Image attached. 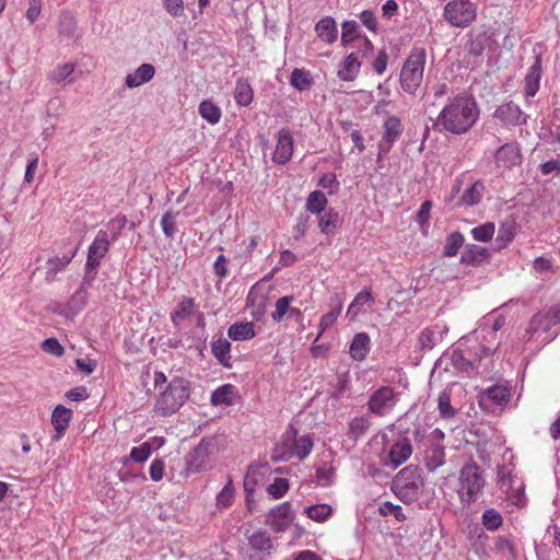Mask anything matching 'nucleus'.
Masks as SVG:
<instances>
[{
  "label": "nucleus",
  "instance_id": "nucleus-13",
  "mask_svg": "<svg viewBox=\"0 0 560 560\" xmlns=\"http://www.w3.org/2000/svg\"><path fill=\"white\" fill-rule=\"evenodd\" d=\"M493 118L504 127H513L526 125L529 117L517 104L506 102L495 108Z\"/></svg>",
  "mask_w": 560,
  "mask_h": 560
},
{
  "label": "nucleus",
  "instance_id": "nucleus-23",
  "mask_svg": "<svg viewBox=\"0 0 560 560\" xmlns=\"http://www.w3.org/2000/svg\"><path fill=\"white\" fill-rule=\"evenodd\" d=\"M542 75L541 56L537 55L535 62L529 67L524 81L525 96L534 97L540 88V80Z\"/></svg>",
  "mask_w": 560,
  "mask_h": 560
},
{
  "label": "nucleus",
  "instance_id": "nucleus-26",
  "mask_svg": "<svg viewBox=\"0 0 560 560\" xmlns=\"http://www.w3.org/2000/svg\"><path fill=\"white\" fill-rule=\"evenodd\" d=\"M511 396V389L506 385L495 384L488 387L481 395L482 404L490 402L493 406H502L506 404Z\"/></svg>",
  "mask_w": 560,
  "mask_h": 560
},
{
  "label": "nucleus",
  "instance_id": "nucleus-8",
  "mask_svg": "<svg viewBox=\"0 0 560 560\" xmlns=\"http://www.w3.org/2000/svg\"><path fill=\"white\" fill-rule=\"evenodd\" d=\"M485 478L475 463L466 464L459 472V497L464 503L475 502L485 488Z\"/></svg>",
  "mask_w": 560,
  "mask_h": 560
},
{
  "label": "nucleus",
  "instance_id": "nucleus-5",
  "mask_svg": "<svg viewBox=\"0 0 560 560\" xmlns=\"http://www.w3.org/2000/svg\"><path fill=\"white\" fill-rule=\"evenodd\" d=\"M314 442L310 435H299L294 429H290L281 435L276 444L273 458L282 462L304 460L311 454Z\"/></svg>",
  "mask_w": 560,
  "mask_h": 560
},
{
  "label": "nucleus",
  "instance_id": "nucleus-35",
  "mask_svg": "<svg viewBox=\"0 0 560 560\" xmlns=\"http://www.w3.org/2000/svg\"><path fill=\"white\" fill-rule=\"evenodd\" d=\"M75 256V250L70 256H62V257H54L49 258L46 261L45 266V273H46V280L52 281L57 273L62 271L72 260V258Z\"/></svg>",
  "mask_w": 560,
  "mask_h": 560
},
{
  "label": "nucleus",
  "instance_id": "nucleus-48",
  "mask_svg": "<svg viewBox=\"0 0 560 560\" xmlns=\"http://www.w3.org/2000/svg\"><path fill=\"white\" fill-rule=\"evenodd\" d=\"M339 223V213L332 209L320 215L318 226L324 234H330Z\"/></svg>",
  "mask_w": 560,
  "mask_h": 560
},
{
  "label": "nucleus",
  "instance_id": "nucleus-37",
  "mask_svg": "<svg viewBox=\"0 0 560 560\" xmlns=\"http://www.w3.org/2000/svg\"><path fill=\"white\" fill-rule=\"evenodd\" d=\"M195 307L196 304L191 298H184L178 302L175 311L171 313L172 323L175 326H178L182 320L188 318L192 314Z\"/></svg>",
  "mask_w": 560,
  "mask_h": 560
},
{
  "label": "nucleus",
  "instance_id": "nucleus-47",
  "mask_svg": "<svg viewBox=\"0 0 560 560\" xmlns=\"http://www.w3.org/2000/svg\"><path fill=\"white\" fill-rule=\"evenodd\" d=\"M370 427V420L364 417H355L349 422L348 435L352 440H358L362 436Z\"/></svg>",
  "mask_w": 560,
  "mask_h": 560
},
{
  "label": "nucleus",
  "instance_id": "nucleus-58",
  "mask_svg": "<svg viewBox=\"0 0 560 560\" xmlns=\"http://www.w3.org/2000/svg\"><path fill=\"white\" fill-rule=\"evenodd\" d=\"M514 238V229L512 224H502L498 231L495 243L498 248H504Z\"/></svg>",
  "mask_w": 560,
  "mask_h": 560
},
{
  "label": "nucleus",
  "instance_id": "nucleus-39",
  "mask_svg": "<svg viewBox=\"0 0 560 560\" xmlns=\"http://www.w3.org/2000/svg\"><path fill=\"white\" fill-rule=\"evenodd\" d=\"M332 506L327 503L314 504L304 509L307 517L317 523L326 522L332 515Z\"/></svg>",
  "mask_w": 560,
  "mask_h": 560
},
{
  "label": "nucleus",
  "instance_id": "nucleus-31",
  "mask_svg": "<svg viewBox=\"0 0 560 560\" xmlns=\"http://www.w3.org/2000/svg\"><path fill=\"white\" fill-rule=\"evenodd\" d=\"M128 219L124 214H118L115 218L110 219L104 228L100 229L98 233H105L106 238L110 240L112 243L116 242L119 236L121 235V232L127 226Z\"/></svg>",
  "mask_w": 560,
  "mask_h": 560
},
{
  "label": "nucleus",
  "instance_id": "nucleus-24",
  "mask_svg": "<svg viewBox=\"0 0 560 560\" xmlns=\"http://www.w3.org/2000/svg\"><path fill=\"white\" fill-rule=\"evenodd\" d=\"M154 75L155 68L151 63H142L133 72L126 75L125 85L128 89H136L150 82Z\"/></svg>",
  "mask_w": 560,
  "mask_h": 560
},
{
  "label": "nucleus",
  "instance_id": "nucleus-40",
  "mask_svg": "<svg viewBox=\"0 0 560 560\" xmlns=\"http://www.w3.org/2000/svg\"><path fill=\"white\" fill-rule=\"evenodd\" d=\"M490 37L486 33H478L471 36L466 46L467 52L475 57H480L489 47Z\"/></svg>",
  "mask_w": 560,
  "mask_h": 560
},
{
  "label": "nucleus",
  "instance_id": "nucleus-53",
  "mask_svg": "<svg viewBox=\"0 0 560 560\" xmlns=\"http://www.w3.org/2000/svg\"><path fill=\"white\" fill-rule=\"evenodd\" d=\"M289 490V481L285 478H275V480L267 487V493L272 499H281Z\"/></svg>",
  "mask_w": 560,
  "mask_h": 560
},
{
  "label": "nucleus",
  "instance_id": "nucleus-42",
  "mask_svg": "<svg viewBox=\"0 0 560 560\" xmlns=\"http://www.w3.org/2000/svg\"><path fill=\"white\" fill-rule=\"evenodd\" d=\"M234 100L240 106H248L253 101V90L250 84L240 79L236 81L234 90Z\"/></svg>",
  "mask_w": 560,
  "mask_h": 560
},
{
  "label": "nucleus",
  "instance_id": "nucleus-28",
  "mask_svg": "<svg viewBox=\"0 0 560 560\" xmlns=\"http://www.w3.org/2000/svg\"><path fill=\"white\" fill-rule=\"evenodd\" d=\"M315 33L320 40L331 45L338 38L337 23L334 18L325 16L315 24Z\"/></svg>",
  "mask_w": 560,
  "mask_h": 560
},
{
  "label": "nucleus",
  "instance_id": "nucleus-33",
  "mask_svg": "<svg viewBox=\"0 0 560 560\" xmlns=\"http://www.w3.org/2000/svg\"><path fill=\"white\" fill-rule=\"evenodd\" d=\"M374 303V298L372 293L368 290L360 291L350 303L347 315L351 316V318H357L359 315L363 313V306H371Z\"/></svg>",
  "mask_w": 560,
  "mask_h": 560
},
{
  "label": "nucleus",
  "instance_id": "nucleus-52",
  "mask_svg": "<svg viewBox=\"0 0 560 560\" xmlns=\"http://www.w3.org/2000/svg\"><path fill=\"white\" fill-rule=\"evenodd\" d=\"M438 409L443 419H452L456 415V409L451 405L450 395L445 392L441 393L439 396Z\"/></svg>",
  "mask_w": 560,
  "mask_h": 560
},
{
  "label": "nucleus",
  "instance_id": "nucleus-64",
  "mask_svg": "<svg viewBox=\"0 0 560 560\" xmlns=\"http://www.w3.org/2000/svg\"><path fill=\"white\" fill-rule=\"evenodd\" d=\"M431 209H432V202L427 200L421 205L420 209L418 210L417 215H416V222L421 228H423L424 225L428 224L429 219H430Z\"/></svg>",
  "mask_w": 560,
  "mask_h": 560
},
{
  "label": "nucleus",
  "instance_id": "nucleus-12",
  "mask_svg": "<svg viewBox=\"0 0 560 560\" xmlns=\"http://www.w3.org/2000/svg\"><path fill=\"white\" fill-rule=\"evenodd\" d=\"M382 128V139L378 143V159L390 151L393 144L402 133L401 120L395 115H387Z\"/></svg>",
  "mask_w": 560,
  "mask_h": 560
},
{
  "label": "nucleus",
  "instance_id": "nucleus-20",
  "mask_svg": "<svg viewBox=\"0 0 560 560\" xmlns=\"http://www.w3.org/2000/svg\"><path fill=\"white\" fill-rule=\"evenodd\" d=\"M411 454L412 445L410 441L407 438H399L390 446L387 457L384 460V465L395 469L405 462H407L410 458Z\"/></svg>",
  "mask_w": 560,
  "mask_h": 560
},
{
  "label": "nucleus",
  "instance_id": "nucleus-43",
  "mask_svg": "<svg viewBox=\"0 0 560 560\" xmlns=\"http://www.w3.org/2000/svg\"><path fill=\"white\" fill-rule=\"evenodd\" d=\"M198 110L200 116L210 125L218 124L222 116L221 109L211 101H202Z\"/></svg>",
  "mask_w": 560,
  "mask_h": 560
},
{
  "label": "nucleus",
  "instance_id": "nucleus-29",
  "mask_svg": "<svg viewBox=\"0 0 560 560\" xmlns=\"http://www.w3.org/2000/svg\"><path fill=\"white\" fill-rule=\"evenodd\" d=\"M446 331L447 327L444 324H436L433 327L425 328L419 335V343L422 348L431 349L442 341Z\"/></svg>",
  "mask_w": 560,
  "mask_h": 560
},
{
  "label": "nucleus",
  "instance_id": "nucleus-11",
  "mask_svg": "<svg viewBox=\"0 0 560 560\" xmlns=\"http://www.w3.org/2000/svg\"><path fill=\"white\" fill-rule=\"evenodd\" d=\"M398 401V393L390 386L374 390L368 400V409L375 416L384 417L393 411Z\"/></svg>",
  "mask_w": 560,
  "mask_h": 560
},
{
  "label": "nucleus",
  "instance_id": "nucleus-7",
  "mask_svg": "<svg viewBox=\"0 0 560 560\" xmlns=\"http://www.w3.org/2000/svg\"><path fill=\"white\" fill-rule=\"evenodd\" d=\"M427 63V51L423 47H413L400 70L401 89L409 94H415L423 80Z\"/></svg>",
  "mask_w": 560,
  "mask_h": 560
},
{
  "label": "nucleus",
  "instance_id": "nucleus-50",
  "mask_svg": "<svg viewBox=\"0 0 560 560\" xmlns=\"http://www.w3.org/2000/svg\"><path fill=\"white\" fill-rule=\"evenodd\" d=\"M463 244L464 236L460 233H451L446 238V243L443 250L444 255L446 257H454L457 254L458 249L463 246Z\"/></svg>",
  "mask_w": 560,
  "mask_h": 560
},
{
  "label": "nucleus",
  "instance_id": "nucleus-51",
  "mask_svg": "<svg viewBox=\"0 0 560 560\" xmlns=\"http://www.w3.org/2000/svg\"><path fill=\"white\" fill-rule=\"evenodd\" d=\"M482 524L488 530L498 529L503 522L501 514L494 509H487L481 516Z\"/></svg>",
  "mask_w": 560,
  "mask_h": 560
},
{
  "label": "nucleus",
  "instance_id": "nucleus-44",
  "mask_svg": "<svg viewBox=\"0 0 560 560\" xmlns=\"http://www.w3.org/2000/svg\"><path fill=\"white\" fill-rule=\"evenodd\" d=\"M485 190V185L481 180H476L470 185L462 196V202L466 206H475L480 202Z\"/></svg>",
  "mask_w": 560,
  "mask_h": 560
},
{
  "label": "nucleus",
  "instance_id": "nucleus-49",
  "mask_svg": "<svg viewBox=\"0 0 560 560\" xmlns=\"http://www.w3.org/2000/svg\"><path fill=\"white\" fill-rule=\"evenodd\" d=\"M290 83L299 91L307 90L312 84L310 73L303 69H294L291 72Z\"/></svg>",
  "mask_w": 560,
  "mask_h": 560
},
{
  "label": "nucleus",
  "instance_id": "nucleus-9",
  "mask_svg": "<svg viewBox=\"0 0 560 560\" xmlns=\"http://www.w3.org/2000/svg\"><path fill=\"white\" fill-rule=\"evenodd\" d=\"M476 5L469 0H452L444 7L443 16L452 26L467 27L476 19Z\"/></svg>",
  "mask_w": 560,
  "mask_h": 560
},
{
  "label": "nucleus",
  "instance_id": "nucleus-61",
  "mask_svg": "<svg viewBox=\"0 0 560 560\" xmlns=\"http://www.w3.org/2000/svg\"><path fill=\"white\" fill-rule=\"evenodd\" d=\"M165 11L172 18H179L184 14V0H162Z\"/></svg>",
  "mask_w": 560,
  "mask_h": 560
},
{
  "label": "nucleus",
  "instance_id": "nucleus-32",
  "mask_svg": "<svg viewBox=\"0 0 560 560\" xmlns=\"http://www.w3.org/2000/svg\"><path fill=\"white\" fill-rule=\"evenodd\" d=\"M237 390L232 384H224L218 387L211 395L213 406H231L234 404Z\"/></svg>",
  "mask_w": 560,
  "mask_h": 560
},
{
  "label": "nucleus",
  "instance_id": "nucleus-41",
  "mask_svg": "<svg viewBox=\"0 0 560 560\" xmlns=\"http://www.w3.org/2000/svg\"><path fill=\"white\" fill-rule=\"evenodd\" d=\"M328 205V199L324 192L319 190L312 191L305 203V208L313 214H320Z\"/></svg>",
  "mask_w": 560,
  "mask_h": 560
},
{
  "label": "nucleus",
  "instance_id": "nucleus-1",
  "mask_svg": "<svg viewBox=\"0 0 560 560\" xmlns=\"http://www.w3.org/2000/svg\"><path fill=\"white\" fill-rule=\"evenodd\" d=\"M505 325L503 315L489 313L478 327L464 336L457 348L448 354L451 365L463 373L471 374L483 358L492 355L499 347L498 331Z\"/></svg>",
  "mask_w": 560,
  "mask_h": 560
},
{
  "label": "nucleus",
  "instance_id": "nucleus-14",
  "mask_svg": "<svg viewBox=\"0 0 560 560\" xmlns=\"http://www.w3.org/2000/svg\"><path fill=\"white\" fill-rule=\"evenodd\" d=\"M110 240L106 238L105 233H96L94 240L88 248L85 269L88 271L96 270L110 248Z\"/></svg>",
  "mask_w": 560,
  "mask_h": 560
},
{
  "label": "nucleus",
  "instance_id": "nucleus-45",
  "mask_svg": "<svg viewBox=\"0 0 560 560\" xmlns=\"http://www.w3.org/2000/svg\"><path fill=\"white\" fill-rule=\"evenodd\" d=\"M335 479V468L331 463H323L316 469L315 482L320 487H329Z\"/></svg>",
  "mask_w": 560,
  "mask_h": 560
},
{
  "label": "nucleus",
  "instance_id": "nucleus-17",
  "mask_svg": "<svg viewBox=\"0 0 560 560\" xmlns=\"http://www.w3.org/2000/svg\"><path fill=\"white\" fill-rule=\"evenodd\" d=\"M294 520V512L289 502H283L268 513L267 524L277 533L288 529Z\"/></svg>",
  "mask_w": 560,
  "mask_h": 560
},
{
  "label": "nucleus",
  "instance_id": "nucleus-10",
  "mask_svg": "<svg viewBox=\"0 0 560 560\" xmlns=\"http://www.w3.org/2000/svg\"><path fill=\"white\" fill-rule=\"evenodd\" d=\"M558 324H560V303L535 314L526 327L525 336L527 339H532L536 334H547L552 326Z\"/></svg>",
  "mask_w": 560,
  "mask_h": 560
},
{
  "label": "nucleus",
  "instance_id": "nucleus-27",
  "mask_svg": "<svg viewBox=\"0 0 560 560\" xmlns=\"http://www.w3.org/2000/svg\"><path fill=\"white\" fill-rule=\"evenodd\" d=\"M371 350V339L366 332H358L353 336L349 346V354L354 361H363Z\"/></svg>",
  "mask_w": 560,
  "mask_h": 560
},
{
  "label": "nucleus",
  "instance_id": "nucleus-57",
  "mask_svg": "<svg viewBox=\"0 0 560 560\" xmlns=\"http://www.w3.org/2000/svg\"><path fill=\"white\" fill-rule=\"evenodd\" d=\"M176 217L177 213L167 211L161 219V228L165 236L173 238L176 233Z\"/></svg>",
  "mask_w": 560,
  "mask_h": 560
},
{
  "label": "nucleus",
  "instance_id": "nucleus-2",
  "mask_svg": "<svg viewBox=\"0 0 560 560\" xmlns=\"http://www.w3.org/2000/svg\"><path fill=\"white\" fill-rule=\"evenodd\" d=\"M479 117V107L471 95L459 94L448 100L436 119V127L453 135L467 132Z\"/></svg>",
  "mask_w": 560,
  "mask_h": 560
},
{
  "label": "nucleus",
  "instance_id": "nucleus-38",
  "mask_svg": "<svg viewBox=\"0 0 560 560\" xmlns=\"http://www.w3.org/2000/svg\"><path fill=\"white\" fill-rule=\"evenodd\" d=\"M74 71V65L71 62L58 65L49 74L48 79L50 82L60 84V83H71L73 79L71 78Z\"/></svg>",
  "mask_w": 560,
  "mask_h": 560
},
{
  "label": "nucleus",
  "instance_id": "nucleus-36",
  "mask_svg": "<svg viewBox=\"0 0 560 560\" xmlns=\"http://www.w3.org/2000/svg\"><path fill=\"white\" fill-rule=\"evenodd\" d=\"M211 351L214 358L219 361L223 366H231V343L228 339L219 338L211 343Z\"/></svg>",
  "mask_w": 560,
  "mask_h": 560
},
{
  "label": "nucleus",
  "instance_id": "nucleus-21",
  "mask_svg": "<svg viewBox=\"0 0 560 560\" xmlns=\"http://www.w3.org/2000/svg\"><path fill=\"white\" fill-rule=\"evenodd\" d=\"M521 161L522 154L517 143H505L495 152V164L500 168H512L521 164Z\"/></svg>",
  "mask_w": 560,
  "mask_h": 560
},
{
  "label": "nucleus",
  "instance_id": "nucleus-30",
  "mask_svg": "<svg viewBox=\"0 0 560 560\" xmlns=\"http://www.w3.org/2000/svg\"><path fill=\"white\" fill-rule=\"evenodd\" d=\"M331 303L334 305L332 310L329 311L328 313H326L325 315H323L320 318V322L318 325L319 332H318L316 339H318L323 335L324 331H326L327 329L332 327L334 324L337 322L338 316L340 315V312L342 310V304H343V300H342L341 295L335 294L331 298Z\"/></svg>",
  "mask_w": 560,
  "mask_h": 560
},
{
  "label": "nucleus",
  "instance_id": "nucleus-59",
  "mask_svg": "<svg viewBox=\"0 0 560 560\" xmlns=\"http://www.w3.org/2000/svg\"><path fill=\"white\" fill-rule=\"evenodd\" d=\"M42 350L46 353L52 354L57 358H60L65 353V348L58 341V339L51 337L47 338L42 343Z\"/></svg>",
  "mask_w": 560,
  "mask_h": 560
},
{
  "label": "nucleus",
  "instance_id": "nucleus-60",
  "mask_svg": "<svg viewBox=\"0 0 560 560\" xmlns=\"http://www.w3.org/2000/svg\"><path fill=\"white\" fill-rule=\"evenodd\" d=\"M497 477L501 488L504 489L511 488L514 482L512 468L505 465L498 467Z\"/></svg>",
  "mask_w": 560,
  "mask_h": 560
},
{
  "label": "nucleus",
  "instance_id": "nucleus-46",
  "mask_svg": "<svg viewBox=\"0 0 560 560\" xmlns=\"http://www.w3.org/2000/svg\"><path fill=\"white\" fill-rule=\"evenodd\" d=\"M235 498V488L231 479L228 480L222 490L217 494L215 505L218 509L230 508Z\"/></svg>",
  "mask_w": 560,
  "mask_h": 560
},
{
  "label": "nucleus",
  "instance_id": "nucleus-34",
  "mask_svg": "<svg viewBox=\"0 0 560 560\" xmlns=\"http://www.w3.org/2000/svg\"><path fill=\"white\" fill-rule=\"evenodd\" d=\"M256 335L253 323H235L228 329V336L232 340L244 341L254 338Z\"/></svg>",
  "mask_w": 560,
  "mask_h": 560
},
{
  "label": "nucleus",
  "instance_id": "nucleus-63",
  "mask_svg": "<svg viewBox=\"0 0 560 560\" xmlns=\"http://www.w3.org/2000/svg\"><path fill=\"white\" fill-rule=\"evenodd\" d=\"M75 31V23L72 16L66 14L62 15L59 22V33L65 36H72Z\"/></svg>",
  "mask_w": 560,
  "mask_h": 560
},
{
  "label": "nucleus",
  "instance_id": "nucleus-55",
  "mask_svg": "<svg viewBox=\"0 0 560 560\" xmlns=\"http://www.w3.org/2000/svg\"><path fill=\"white\" fill-rule=\"evenodd\" d=\"M495 231V226L491 222L478 225L471 230L474 240L478 242H488L492 238Z\"/></svg>",
  "mask_w": 560,
  "mask_h": 560
},
{
  "label": "nucleus",
  "instance_id": "nucleus-4",
  "mask_svg": "<svg viewBox=\"0 0 560 560\" xmlns=\"http://www.w3.org/2000/svg\"><path fill=\"white\" fill-rule=\"evenodd\" d=\"M424 479L421 469L416 465H408L399 470L392 481V491L405 504L416 502L423 490Z\"/></svg>",
  "mask_w": 560,
  "mask_h": 560
},
{
  "label": "nucleus",
  "instance_id": "nucleus-19",
  "mask_svg": "<svg viewBox=\"0 0 560 560\" xmlns=\"http://www.w3.org/2000/svg\"><path fill=\"white\" fill-rule=\"evenodd\" d=\"M293 136L292 132L287 128H281L277 135L276 149L272 155V161L277 164H287L293 153Z\"/></svg>",
  "mask_w": 560,
  "mask_h": 560
},
{
  "label": "nucleus",
  "instance_id": "nucleus-3",
  "mask_svg": "<svg viewBox=\"0 0 560 560\" xmlns=\"http://www.w3.org/2000/svg\"><path fill=\"white\" fill-rule=\"evenodd\" d=\"M191 387L184 377H174L160 390L153 411L156 416L168 417L176 413L188 400Z\"/></svg>",
  "mask_w": 560,
  "mask_h": 560
},
{
  "label": "nucleus",
  "instance_id": "nucleus-16",
  "mask_svg": "<svg viewBox=\"0 0 560 560\" xmlns=\"http://www.w3.org/2000/svg\"><path fill=\"white\" fill-rule=\"evenodd\" d=\"M248 544L252 552L248 556L249 560H265L270 556L273 549L272 540L266 530H256L248 537Z\"/></svg>",
  "mask_w": 560,
  "mask_h": 560
},
{
  "label": "nucleus",
  "instance_id": "nucleus-54",
  "mask_svg": "<svg viewBox=\"0 0 560 560\" xmlns=\"http://www.w3.org/2000/svg\"><path fill=\"white\" fill-rule=\"evenodd\" d=\"M152 453V446L149 442H143L139 446L131 448L129 458L135 463H144L149 459Z\"/></svg>",
  "mask_w": 560,
  "mask_h": 560
},
{
  "label": "nucleus",
  "instance_id": "nucleus-22",
  "mask_svg": "<svg viewBox=\"0 0 560 560\" xmlns=\"http://www.w3.org/2000/svg\"><path fill=\"white\" fill-rule=\"evenodd\" d=\"M364 57L365 56H362V50H358L346 56L339 66L337 77L345 82L353 81L358 77L361 69L360 58Z\"/></svg>",
  "mask_w": 560,
  "mask_h": 560
},
{
  "label": "nucleus",
  "instance_id": "nucleus-56",
  "mask_svg": "<svg viewBox=\"0 0 560 560\" xmlns=\"http://www.w3.org/2000/svg\"><path fill=\"white\" fill-rule=\"evenodd\" d=\"M293 301V296H282L276 302V310L272 312L271 317L275 322L279 323L283 319L287 313L290 311V305Z\"/></svg>",
  "mask_w": 560,
  "mask_h": 560
},
{
  "label": "nucleus",
  "instance_id": "nucleus-6",
  "mask_svg": "<svg viewBox=\"0 0 560 560\" xmlns=\"http://www.w3.org/2000/svg\"><path fill=\"white\" fill-rule=\"evenodd\" d=\"M415 439L422 453L423 463L429 471H435L445 464V438L441 429H434L429 434L422 433L420 429L415 430Z\"/></svg>",
  "mask_w": 560,
  "mask_h": 560
},
{
  "label": "nucleus",
  "instance_id": "nucleus-62",
  "mask_svg": "<svg viewBox=\"0 0 560 560\" xmlns=\"http://www.w3.org/2000/svg\"><path fill=\"white\" fill-rule=\"evenodd\" d=\"M318 186L322 187L323 189L328 190V192L331 195L338 189L339 182L337 180L335 174L327 173L319 178Z\"/></svg>",
  "mask_w": 560,
  "mask_h": 560
},
{
  "label": "nucleus",
  "instance_id": "nucleus-18",
  "mask_svg": "<svg viewBox=\"0 0 560 560\" xmlns=\"http://www.w3.org/2000/svg\"><path fill=\"white\" fill-rule=\"evenodd\" d=\"M354 40H359L362 44V56H369L373 50L371 40L366 37H362L359 34V24L355 21H345L341 25V45L343 47H350Z\"/></svg>",
  "mask_w": 560,
  "mask_h": 560
},
{
  "label": "nucleus",
  "instance_id": "nucleus-25",
  "mask_svg": "<svg viewBox=\"0 0 560 560\" xmlns=\"http://www.w3.org/2000/svg\"><path fill=\"white\" fill-rule=\"evenodd\" d=\"M72 418V410L62 406L58 405L52 413H51V424L56 431L55 435L52 436V440L58 441L60 440L67 428L69 427V423Z\"/></svg>",
  "mask_w": 560,
  "mask_h": 560
},
{
  "label": "nucleus",
  "instance_id": "nucleus-15",
  "mask_svg": "<svg viewBox=\"0 0 560 560\" xmlns=\"http://www.w3.org/2000/svg\"><path fill=\"white\" fill-rule=\"evenodd\" d=\"M186 462V474H198L208 470L211 467L210 464V450L209 444L199 443L185 458Z\"/></svg>",
  "mask_w": 560,
  "mask_h": 560
}]
</instances>
